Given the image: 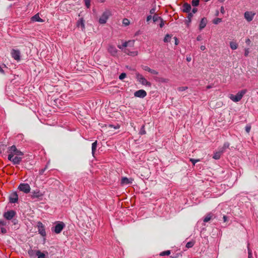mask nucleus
Masks as SVG:
<instances>
[{"label":"nucleus","mask_w":258,"mask_h":258,"mask_svg":"<svg viewBox=\"0 0 258 258\" xmlns=\"http://www.w3.org/2000/svg\"><path fill=\"white\" fill-rule=\"evenodd\" d=\"M126 76V75L125 73H121L119 76V79L121 80H123L124 78H125Z\"/></svg>","instance_id":"nucleus-44"},{"label":"nucleus","mask_w":258,"mask_h":258,"mask_svg":"<svg viewBox=\"0 0 258 258\" xmlns=\"http://www.w3.org/2000/svg\"><path fill=\"white\" fill-rule=\"evenodd\" d=\"M157 80L161 83H168L169 82V79L164 78H158Z\"/></svg>","instance_id":"nucleus-30"},{"label":"nucleus","mask_w":258,"mask_h":258,"mask_svg":"<svg viewBox=\"0 0 258 258\" xmlns=\"http://www.w3.org/2000/svg\"><path fill=\"white\" fill-rule=\"evenodd\" d=\"M142 69L145 71H147L148 72H150L151 69H150L149 67L147 66H141Z\"/></svg>","instance_id":"nucleus-41"},{"label":"nucleus","mask_w":258,"mask_h":258,"mask_svg":"<svg viewBox=\"0 0 258 258\" xmlns=\"http://www.w3.org/2000/svg\"><path fill=\"white\" fill-rule=\"evenodd\" d=\"M220 12L222 14H224L225 13V9H224V8L223 7H221V9H220Z\"/></svg>","instance_id":"nucleus-53"},{"label":"nucleus","mask_w":258,"mask_h":258,"mask_svg":"<svg viewBox=\"0 0 258 258\" xmlns=\"http://www.w3.org/2000/svg\"><path fill=\"white\" fill-rule=\"evenodd\" d=\"M229 143H225L224 144V145H223V147L222 148L221 150H223V152H224L226 149H227V148H229Z\"/></svg>","instance_id":"nucleus-43"},{"label":"nucleus","mask_w":258,"mask_h":258,"mask_svg":"<svg viewBox=\"0 0 258 258\" xmlns=\"http://www.w3.org/2000/svg\"><path fill=\"white\" fill-rule=\"evenodd\" d=\"M90 2L91 0H85V6L87 8H90Z\"/></svg>","instance_id":"nucleus-42"},{"label":"nucleus","mask_w":258,"mask_h":258,"mask_svg":"<svg viewBox=\"0 0 258 258\" xmlns=\"http://www.w3.org/2000/svg\"><path fill=\"white\" fill-rule=\"evenodd\" d=\"M7 225V222L4 220H0V226H5Z\"/></svg>","instance_id":"nucleus-49"},{"label":"nucleus","mask_w":258,"mask_h":258,"mask_svg":"<svg viewBox=\"0 0 258 258\" xmlns=\"http://www.w3.org/2000/svg\"><path fill=\"white\" fill-rule=\"evenodd\" d=\"M160 21V23L159 24L160 27L162 28L164 25V21H163V20L162 19Z\"/></svg>","instance_id":"nucleus-48"},{"label":"nucleus","mask_w":258,"mask_h":258,"mask_svg":"<svg viewBox=\"0 0 258 258\" xmlns=\"http://www.w3.org/2000/svg\"><path fill=\"white\" fill-rule=\"evenodd\" d=\"M123 51L126 54L131 56H136L138 54L137 51H131L128 48H125Z\"/></svg>","instance_id":"nucleus-21"},{"label":"nucleus","mask_w":258,"mask_h":258,"mask_svg":"<svg viewBox=\"0 0 258 258\" xmlns=\"http://www.w3.org/2000/svg\"><path fill=\"white\" fill-rule=\"evenodd\" d=\"M188 89V87L186 86L184 87H179L177 88V90L180 92L185 91Z\"/></svg>","instance_id":"nucleus-40"},{"label":"nucleus","mask_w":258,"mask_h":258,"mask_svg":"<svg viewBox=\"0 0 258 258\" xmlns=\"http://www.w3.org/2000/svg\"><path fill=\"white\" fill-rule=\"evenodd\" d=\"M7 152L9 154L8 160H11V158L13 157L14 155L23 156L24 155L23 153L17 149L15 145L8 147Z\"/></svg>","instance_id":"nucleus-1"},{"label":"nucleus","mask_w":258,"mask_h":258,"mask_svg":"<svg viewBox=\"0 0 258 258\" xmlns=\"http://www.w3.org/2000/svg\"><path fill=\"white\" fill-rule=\"evenodd\" d=\"M21 156H17L14 157V156L11 158V160H9L10 161H12L14 164H19L22 161V157Z\"/></svg>","instance_id":"nucleus-17"},{"label":"nucleus","mask_w":258,"mask_h":258,"mask_svg":"<svg viewBox=\"0 0 258 258\" xmlns=\"http://www.w3.org/2000/svg\"><path fill=\"white\" fill-rule=\"evenodd\" d=\"M197 39L198 41H200V40H201V37L200 36H198L197 37Z\"/></svg>","instance_id":"nucleus-61"},{"label":"nucleus","mask_w":258,"mask_h":258,"mask_svg":"<svg viewBox=\"0 0 258 258\" xmlns=\"http://www.w3.org/2000/svg\"><path fill=\"white\" fill-rule=\"evenodd\" d=\"M36 251L37 250H35L32 249H30L28 250V253L30 257H33L35 255H36Z\"/></svg>","instance_id":"nucleus-28"},{"label":"nucleus","mask_w":258,"mask_h":258,"mask_svg":"<svg viewBox=\"0 0 258 258\" xmlns=\"http://www.w3.org/2000/svg\"><path fill=\"white\" fill-rule=\"evenodd\" d=\"M101 3L104 2L105 0H100Z\"/></svg>","instance_id":"nucleus-63"},{"label":"nucleus","mask_w":258,"mask_h":258,"mask_svg":"<svg viewBox=\"0 0 258 258\" xmlns=\"http://www.w3.org/2000/svg\"><path fill=\"white\" fill-rule=\"evenodd\" d=\"M187 61H189L190 60V58H187Z\"/></svg>","instance_id":"nucleus-64"},{"label":"nucleus","mask_w":258,"mask_h":258,"mask_svg":"<svg viewBox=\"0 0 258 258\" xmlns=\"http://www.w3.org/2000/svg\"><path fill=\"white\" fill-rule=\"evenodd\" d=\"M111 15V12L109 10H106L103 12L99 20V22L101 24H105L109 17Z\"/></svg>","instance_id":"nucleus-3"},{"label":"nucleus","mask_w":258,"mask_h":258,"mask_svg":"<svg viewBox=\"0 0 258 258\" xmlns=\"http://www.w3.org/2000/svg\"><path fill=\"white\" fill-rule=\"evenodd\" d=\"M222 22V19L221 18H216L215 19H214L213 20V23L214 24H219V23L221 22Z\"/></svg>","instance_id":"nucleus-37"},{"label":"nucleus","mask_w":258,"mask_h":258,"mask_svg":"<svg viewBox=\"0 0 258 258\" xmlns=\"http://www.w3.org/2000/svg\"><path fill=\"white\" fill-rule=\"evenodd\" d=\"M147 95L146 92L144 90H139L137 91L134 93V96L136 97L143 98Z\"/></svg>","instance_id":"nucleus-13"},{"label":"nucleus","mask_w":258,"mask_h":258,"mask_svg":"<svg viewBox=\"0 0 258 258\" xmlns=\"http://www.w3.org/2000/svg\"><path fill=\"white\" fill-rule=\"evenodd\" d=\"M131 43L133 44H134V41H128L127 42H125L124 43H123L122 44V45L121 46V45H118V47L119 49H123V48H125V47H127L129 45V44Z\"/></svg>","instance_id":"nucleus-23"},{"label":"nucleus","mask_w":258,"mask_h":258,"mask_svg":"<svg viewBox=\"0 0 258 258\" xmlns=\"http://www.w3.org/2000/svg\"><path fill=\"white\" fill-rule=\"evenodd\" d=\"M77 26L78 27H81L82 31L85 30V21L83 18H80L79 20H78L77 22Z\"/></svg>","instance_id":"nucleus-18"},{"label":"nucleus","mask_w":258,"mask_h":258,"mask_svg":"<svg viewBox=\"0 0 258 258\" xmlns=\"http://www.w3.org/2000/svg\"><path fill=\"white\" fill-rule=\"evenodd\" d=\"M119 127V125H117V126H114V128L115 129H117V128H118Z\"/></svg>","instance_id":"nucleus-62"},{"label":"nucleus","mask_w":258,"mask_h":258,"mask_svg":"<svg viewBox=\"0 0 258 258\" xmlns=\"http://www.w3.org/2000/svg\"><path fill=\"white\" fill-rule=\"evenodd\" d=\"M122 23L125 26H128L130 25V22L128 19L124 18L122 20Z\"/></svg>","instance_id":"nucleus-36"},{"label":"nucleus","mask_w":258,"mask_h":258,"mask_svg":"<svg viewBox=\"0 0 258 258\" xmlns=\"http://www.w3.org/2000/svg\"><path fill=\"white\" fill-rule=\"evenodd\" d=\"M247 92L246 89H243L238 92L236 95L230 94L229 98L231 100L235 102H238L241 100L243 95Z\"/></svg>","instance_id":"nucleus-2"},{"label":"nucleus","mask_w":258,"mask_h":258,"mask_svg":"<svg viewBox=\"0 0 258 258\" xmlns=\"http://www.w3.org/2000/svg\"><path fill=\"white\" fill-rule=\"evenodd\" d=\"M223 218V220H224V222H226L227 221L228 218H227V217L226 216H224Z\"/></svg>","instance_id":"nucleus-56"},{"label":"nucleus","mask_w":258,"mask_h":258,"mask_svg":"<svg viewBox=\"0 0 258 258\" xmlns=\"http://www.w3.org/2000/svg\"><path fill=\"white\" fill-rule=\"evenodd\" d=\"M213 215L212 213H208L204 219V222H208L213 218Z\"/></svg>","instance_id":"nucleus-24"},{"label":"nucleus","mask_w":258,"mask_h":258,"mask_svg":"<svg viewBox=\"0 0 258 258\" xmlns=\"http://www.w3.org/2000/svg\"><path fill=\"white\" fill-rule=\"evenodd\" d=\"M136 78L139 81L140 83H141L143 85H146L149 87L151 86V83L148 81L142 75L139 74V73H137L136 74Z\"/></svg>","instance_id":"nucleus-4"},{"label":"nucleus","mask_w":258,"mask_h":258,"mask_svg":"<svg viewBox=\"0 0 258 258\" xmlns=\"http://www.w3.org/2000/svg\"><path fill=\"white\" fill-rule=\"evenodd\" d=\"M191 7L190 4L187 3H184L182 6V11L183 13H189L191 11Z\"/></svg>","instance_id":"nucleus-15"},{"label":"nucleus","mask_w":258,"mask_h":258,"mask_svg":"<svg viewBox=\"0 0 258 258\" xmlns=\"http://www.w3.org/2000/svg\"><path fill=\"white\" fill-rule=\"evenodd\" d=\"M174 39L175 40V45H177L178 44V40L177 38L176 37H174Z\"/></svg>","instance_id":"nucleus-54"},{"label":"nucleus","mask_w":258,"mask_h":258,"mask_svg":"<svg viewBox=\"0 0 258 258\" xmlns=\"http://www.w3.org/2000/svg\"><path fill=\"white\" fill-rule=\"evenodd\" d=\"M200 0H192L191 5L193 7H197L199 5Z\"/></svg>","instance_id":"nucleus-31"},{"label":"nucleus","mask_w":258,"mask_h":258,"mask_svg":"<svg viewBox=\"0 0 258 258\" xmlns=\"http://www.w3.org/2000/svg\"><path fill=\"white\" fill-rule=\"evenodd\" d=\"M194 244H195L194 241L188 242L186 244V247H187L188 248H191L194 245Z\"/></svg>","instance_id":"nucleus-35"},{"label":"nucleus","mask_w":258,"mask_h":258,"mask_svg":"<svg viewBox=\"0 0 258 258\" xmlns=\"http://www.w3.org/2000/svg\"><path fill=\"white\" fill-rule=\"evenodd\" d=\"M18 189L25 194H28L30 191L31 188L28 183H21Z\"/></svg>","instance_id":"nucleus-6"},{"label":"nucleus","mask_w":258,"mask_h":258,"mask_svg":"<svg viewBox=\"0 0 258 258\" xmlns=\"http://www.w3.org/2000/svg\"><path fill=\"white\" fill-rule=\"evenodd\" d=\"M230 46L232 49L235 50L237 48L238 44L235 42L232 41V42H230Z\"/></svg>","instance_id":"nucleus-27"},{"label":"nucleus","mask_w":258,"mask_h":258,"mask_svg":"<svg viewBox=\"0 0 258 258\" xmlns=\"http://www.w3.org/2000/svg\"><path fill=\"white\" fill-rule=\"evenodd\" d=\"M200 49L201 50L204 51L206 49V47L204 45H201L200 47Z\"/></svg>","instance_id":"nucleus-55"},{"label":"nucleus","mask_w":258,"mask_h":258,"mask_svg":"<svg viewBox=\"0 0 258 258\" xmlns=\"http://www.w3.org/2000/svg\"><path fill=\"white\" fill-rule=\"evenodd\" d=\"M151 18H152V16H151V15L148 16L147 17V21H149V20H151Z\"/></svg>","instance_id":"nucleus-57"},{"label":"nucleus","mask_w":258,"mask_h":258,"mask_svg":"<svg viewBox=\"0 0 258 258\" xmlns=\"http://www.w3.org/2000/svg\"><path fill=\"white\" fill-rule=\"evenodd\" d=\"M46 166L45 167V168L44 169L41 170L40 173L41 174H42L44 172V170L46 169Z\"/></svg>","instance_id":"nucleus-58"},{"label":"nucleus","mask_w":258,"mask_h":258,"mask_svg":"<svg viewBox=\"0 0 258 258\" xmlns=\"http://www.w3.org/2000/svg\"><path fill=\"white\" fill-rule=\"evenodd\" d=\"M36 255L38 256V258H46L45 253L40 250H37L36 251Z\"/></svg>","instance_id":"nucleus-25"},{"label":"nucleus","mask_w":258,"mask_h":258,"mask_svg":"<svg viewBox=\"0 0 258 258\" xmlns=\"http://www.w3.org/2000/svg\"><path fill=\"white\" fill-rule=\"evenodd\" d=\"M171 36L172 35L169 34L166 35L163 40L164 42L165 43L170 42Z\"/></svg>","instance_id":"nucleus-29"},{"label":"nucleus","mask_w":258,"mask_h":258,"mask_svg":"<svg viewBox=\"0 0 258 258\" xmlns=\"http://www.w3.org/2000/svg\"><path fill=\"white\" fill-rule=\"evenodd\" d=\"M211 86L208 85L206 87L207 89H210L211 88Z\"/></svg>","instance_id":"nucleus-60"},{"label":"nucleus","mask_w":258,"mask_h":258,"mask_svg":"<svg viewBox=\"0 0 258 258\" xmlns=\"http://www.w3.org/2000/svg\"><path fill=\"white\" fill-rule=\"evenodd\" d=\"M9 199L11 203H17L19 199L18 195L16 191L13 192L10 195Z\"/></svg>","instance_id":"nucleus-9"},{"label":"nucleus","mask_w":258,"mask_h":258,"mask_svg":"<svg viewBox=\"0 0 258 258\" xmlns=\"http://www.w3.org/2000/svg\"><path fill=\"white\" fill-rule=\"evenodd\" d=\"M251 129V126L250 125H246L245 127V131L247 133H249L250 130Z\"/></svg>","instance_id":"nucleus-46"},{"label":"nucleus","mask_w":258,"mask_h":258,"mask_svg":"<svg viewBox=\"0 0 258 258\" xmlns=\"http://www.w3.org/2000/svg\"><path fill=\"white\" fill-rule=\"evenodd\" d=\"M1 232L3 234H5L7 233V230L5 228L1 227Z\"/></svg>","instance_id":"nucleus-50"},{"label":"nucleus","mask_w":258,"mask_h":258,"mask_svg":"<svg viewBox=\"0 0 258 258\" xmlns=\"http://www.w3.org/2000/svg\"><path fill=\"white\" fill-rule=\"evenodd\" d=\"M97 141H96L95 142H94V143H92V154L94 155L96 150V148H97Z\"/></svg>","instance_id":"nucleus-26"},{"label":"nucleus","mask_w":258,"mask_h":258,"mask_svg":"<svg viewBox=\"0 0 258 258\" xmlns=\"http://www.w3.org/2000/svg\"><path fill=\"white\" fill-rule=\"evenodd\" d=\"M207 20L206 18H203L201 19V22H200V25H199V28L200 30H202L203 29V28H204L206 25H207Z\"/></svg>","instance_id":"nucleus-20"},{"label":"nucleus","mask_w":258,"mask_h":258,"mask_svg":"<svg viewBox=\"0 0 258 258\" xmlns=\"http://www.w3.org/2000/svg\"><path fill=\"white\" fill-rule=\"evenodd\" d=\"M12 57L15 60L19 61L20 59V52L19 50L13 49L11 51Z\"/></svg>","instance_id":"nucleus-12"},{"label":"nucleus","mask_w":258,"mask_h":258,"mask_svg":"<svg viewBox=\"0 0 258 258\" xmlns=\"http://www.w3.org/2000/svg\"><path fill=\"white\" fill-rule=\"evenodd\" d=\"M189 161L190 162H191V163H192V165L193 166H195V164L197 163V162H200V159H192V158H190L189 159Z\"/></svg>","instance_id":"nucleus-39"},{"label":"nucleus","mask_w":258,"mask_h":258,"mask_svg":"<svg viewBox=\"0 0 258 258\" xmlns=\"http://www.w3.org/2000/svg\"><path fill=\"white\" fill-rule=\"evenodd\" d=\"M16 213L14 210H10L5 212L4 214V217L8 220L12 219L16 215Z\"/></svg>","instance_id":"nucleus-10"},{"label":"nucleus","mask_w":258,"mask_h":258,"mask_svg":"<svg viewBox=\"0 0 258 258\" xmlns=\"http://www.w3.org/2000/svg\"><path fill=\"white\" fill-rule=\"evenodd\" d=\"M170 250H166L162 251L160 253V255L164 256V255H169L170 254Z\"/></svg>","instance_id":"nucleus-34"},{"label":"nucleus","mask_w":258,"mask_h":258,"mask_svg":"<svg viewBox=\"0 0 258 258\" xmlns=\"http://www.w3.org/2000/svg\"><path fill=\"white\" fill-rule=\"evenodd\" d=\"M249 53V48L245 49L244 55L245 56H247L248 55Z\"/></svg>","instance_id":"nucleus-47"},{"label":"nucleus","mask_w":258,"mask_h":258,"mask_svg":"<svg viewBox=\"0 0 258 258\" xmlns=\"http://www.w3.org/2000/svg\"><path fill=\"white\" fill-rule=\"evenodd\" d=\"M0 73H4V71L3 70V69L1 68V67L0 66Z\"/></svg>","instance_id":"nucleus-59"},{"label":"nucleus","mask_w":258,"mask_h":258,"mask_svg":"<svg viewBox=\"0 0 258 258\" xmlns=\"http://www.w3.org/2000/svg\"><path fill=\"white\" fill-rule=\"evenodd\" d=\"M198 11V9L196 8H194L192 10V11H191V13L193 14H195L196 13H197Z\"/></svg>","instance_id":"nucleus-51"},{"label":"nucleus","mask_w":258,"mask_h":258,"mask_svg":"<svg viewBox=\"0 0 258 258\" xmlns=\"http://www.w3.org/2000/svg\"><path fill=\"white\" fill-rule=\"evenodd\" d=\"M31 20L33 22H43L44 20L40 18L39 14H37L35 15L34 16L32 17Z\"/></svg>","instance_id":"nucleus-19"},{"label":"nucleus","mask_w":258,"mask_h":258,"mask_svg":"<svg viewBox=\"0 0 258 258\" xmlns=\"http://www.w3.org/2000/svg\"><path fill=\"white\" fill-rule=\"evenodd\" d=\"M108 52L112 56H116L118 50L114 45L109 44L107 47Z\"/></svg>","instance_id":"nucleus-5"},{"label":"nucleus","mask_w":258,"mask_h":258,"mask_svg":"<svg viewBox=\"0 0 258 258\" xmlns=\"http://www.w3.org/2000/svg\"><path fill=\"white\" fill-rule=\"evenodd\" d=\"M43 195L44 194L41 192L39 189H36L32 192L31 198L32 199L39 198L43 197Z\"/></svg>","instance_id":"nucleus-14"},{"label":"nucleus","mask_w":258,"mask_h":258,"mask_svg":"<svg viewBox=\"0 0 258 258\" xmlns=\"http://www.w3.org/2000/svg\"><path fill=\"white\" fill-rule=\"evenodd\" d=\"M223 153V150H220L214 153L213 158L216 160L219 159L221 157V154Z\"/></svg>","instance_id":"nucleus-22"},{"label":"nucleus","mask_w":258,"mask_h":258,"mask_svg":"<svg viewBox=\"0 0 258 258\" xmlns=\"http://www.w3.org/2000/svg\"><path fill=\"white\" fill-rule=\"evenodd\" d=\"M149 73H150L152 74H154V75H158V72L157 71L153 70V69H151Z\"/></svg>","instance_id":"nucleus-45"},{"label":"nucleus","mask_w":258,"mask_h":258,"mask_svg":"<svg viewBox=\"0 0 258 258\" xmlns=\"http://www.w3.org/2000/svg\"><path fill=\"white\" fill-rule=\"evenodd\" d=\"M255 14L252 12L246 11L244 14V18L248 21H251Z\"/></svg>","instance_id":"nucleus-11"},{"label":"nucleus","mask_w":258,"mask_h":258,"mask_svg":"<svg viewBox=\"0 0 258 258\" xmlns=\"http://www.w3.org/2000/svg\"><path fill=\"white\" fill-rule=\"evenodd\" d=\"M245 42L248 45H249L250 43H251V41L250 40V39L249 38H247L245 40Z\"/></svg>","instance_id":"nucleus-52"},{"label":"nucleus","mask_w":258,"mask_h":258,"mask_svg":"<svg viewBox=\"0 0 258 258\" xmlns=\"http://www.w3.org/2000/svg\"><path fill=\"white\" fill-rule=\"evenodd\" d=\"M65 227V224L62 222H59L57 223L54 227V232L56 234H59L61 232L62 229Z\"/></svg>","instance_id":"nucleus-7"},{"label":"nucleus","mask_w":258,"mask_h":258,"mask_svg":"<svg viewBox=\"0 0 258 258\" xmlns=\"http://www.w3.org/2000/svg\"><path fill=\"white\" fill-rule=\"evenodd\" d=\"M38 227V231L39 233L42 236L44 237L46 236V232L45 229L44 225L41 222H37V224Z\"/></svg>","instance_id":"nucleus-8"},{"label":"nucleus","mask_w":258,"mask_h":258,"mask_svg":"<svg viewBox=\"0 0 258 258\" xmlns=\"http://www.w3.org/2000/svg\"><path fill=\"white\" fill-rule=\"evenodd\" d=\"M153 19L154 22H158V21H160L162 19V18L156 15H155L153 17Z\"/></svg>","instance_id":"nucleus-33"},{"label":"nucleus","mask_w":258,"mask_h":258,"mask_svg":"<svg viewBox=\"0 0 258 258\" xmlns=\"http://www.w3.org/2000/svg\"><path fill=\"white\" fill-rule=\"evenodd\" d=\"M188 13V16L187 17V21L189 23H190L191 21V19L193 17V14L189 12V13Z\"/></svg>","instance_id":"nucleus-38"},{"label":"nucleus","mask_w":258,"mask_h":258,"mask_svg":"<svg viewBox=\"0 0 258 258\" xmlns=\"http://www.w3.org/2000/svg\"><path fill=\"white\" fill-rule=\"evenodd\" d=\"M133 179L132 178H128L126 177H123L121 179L120 184L123 185L124 184H130L132 183Z\"/></svg>","instance_id":"nucleus-16"},{"label":"nucleus","mask_w":258,"mask_h":258,"mask_svg":"<svg viewBox=\"0 0 258 258\" xmlns=\"http://www.w3.org/2000/svg\"><path fill=\"white\" fill-rule=\"evenodd\" d=\"M139 134L141 135H145L146 134V132L145 129V125H143L141 127Z\"/></svg>","instance_id":"nucleus-32"}]
</instances>
